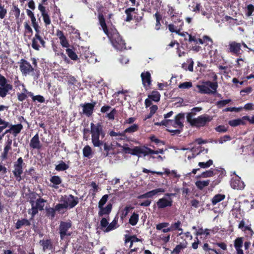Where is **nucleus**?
Here are the masks:
<instances>
[{"label":"nucleus","instance_id":"obj_8","mask_svg":"<svg viewBox=\"0 0 254 254\" xmlns=\"http://www.w3.org/2000/svg\"><path fill=\"white\" fill-rule=\"evenodd\" d=\"M226 52L233 56H239L243 53L241 44L235 41H230L226 47Z\"/></svg>","mask_w":254,"mask_h":254},{"label":"nucleus","instance_id":"obj_33","mask_svg":"<svg viewBox=\"0 0 254 254\" xmlns=\"http://www.w3.org/2000/svg\"><path fill=\"white\" fill-rule=\"evenodd\" d=\"M179 23H180V24L179 26L178 29L177 30V32H176V34H178L179 35L184 37L185 38V40H187V39L186 38V35H189L188 33L187 32H181V30L182 29V27L184 25V22L182 20L179 19L178 20Z\"/></svg>","mask_w":254,"mask_h":254},{"label":"nucleus","instance_id":"obj_48","mask_svg":"<svg viewBox=\"0 0 254 254\" xmlns=\"http://www.w3.org/2000/svg\"><path fill=\"white\" fill-rule=\"evenodd\" d=\"M231 102V99H226L223 100H220L216 102V105L218 108H222L225 106L227 104Z\"/></svg>","mask_w":254,"mask_h":254},{"label":"nucleus","instance_id":"obj_17","mask_svg":"<svg viewBox=\"0 0 254 254\" xmlns=\"http://www.w3.org/2000/svg\"><path fill=\"white\" fill-rule=\"evenodd\" d=\"M231 186L234 189L242 190L244 188L245 185L244 182L241 180V178L236 176L231 179Z\"/></svg>","mask_w":254,"mask_h":254},{"label":"nucleus","instance_id":"obj_31","mask_svg":"<svg viewBox=\"0 0 254 254\" xmlns=\"http://www.w3.org/2000/svg\"><path fill=\"white\" fill-rule=\"evenodd\" d=\"M30 222L26 219H23L21 220H18L15 225V227L17 229H19L21 228L22 226H29Z\"/></svg>","mask_w":254,"mask_h":254},{"label":"nucleus","instance_id":"obj_24","mask_svg":"<svg viewBox=\"0 0 254 254\" xmlns=\"http://www.w3.org/2000/svg\"><path fill=\"white\" fill-rule=\"evenodd\" d=\"M10 129L11 131V134L16 137L23 129V126L21 124L17 125H11L10 126Z\"/></svg>","mask_w":254,"mask_h":254},{"label":"nucleus","instance_id":"obj_39","mask_svg":"<svg viewBox=\"0 0 254 254\" xmlns=\"http://www.w3.org/2000/svg\"><path fill=\"white\" fill-rule=\"evenodd\" d=\"M138 220L139 215L134 212L129 218V223L130 225L134 226L137 223Z\"/></svg>","mask_w":254,"mask_h":254},{"label":"nucleus","instance_id":"obj_4","mask_svg":"<svg viewBox=\"0 0 254 254\" xmlns=\"http://www.w3.org/2000/svg\"><path fill=\"white\" fill-rule=\"evenodd\" d=\"M196 87L201 94H211L216 93L218 84L217 82L206 81L202 82V85H197Z\"/></svg>","mask_w":254,"mask_h":254},{"label":"nucleus","instance_id":"obj_28","mask_svg":"<svg viewBox=\"0 0 254 254\" xmlns=\"http://www.w3.org/2000/svg\"><path fill=\"white\" fill-rule=\"evenodd\" d=\"M153 16L156 19L155 29L157 31L159 30L161 26L160 21L162 20V15L158 12H157L153 15Z\"/></svg>","mask_w":254,"mask_h":254},{"label":"nucleus","instance_id":"obj_1","mask_svg":"<svg viewBox=\"0 0 254 254\" xmlns=\"http://www.w3.org/2000/svg\"><path fill=\"white\" fill-rule=\"evenodd\" d=\"M91 140L94 147H99L102 151V146H103V154L105 157L109 156L111 154H114V148L112 143L104 142L99 139L100 136L104 138L106 133L103 129V126L101 123H98L96 125L91 123L90 124Z\"/></svg>","mask_w":254,"mask_h":254},{"label":"nucleus","instance_id":"obj_10","mask_svg":"<svg viewBox=\"0 0 254 254\" xmlns=\"http://www.w3.org/2000/svg\"><path fill=\"white\" fill-rule=\"evenodd\" d=\"M61 201L64 202L68 209H71L78 203L79 198L72 194H69L62 196Z\"/></svg>","mask_w":254,"mask_h":254},{"label":"nucleus","instance_id":"obj_14","mask_svg":"<svg viewBox=\"0 0 254 254\" xmlns=\"http://www.w3.org/2000/svg\"><path fill=\"white\" fill-rule=\"evenodd\" d=\"M96 104L95 101L81 104L80 106L82 107V113L87 117H90L93 113Z\"/></svg>","mask_w":254,"mask_h":254},{"label":"nucleus","instance_id":"obj_34","mask_svg":"<svg viewBox=\"0 0 254 254\" xmlns=\"http://www.w3.org/2000/svg\"><path fill=\"white\" fill-rule=\"evenodd\" d=\"M245 15L247 17L252 15L254 11V5L252 4H248L245 8Z\"/></svg>","mask_w":254,"mask_h":254},{"label":"nucleus","instance_id":"obj_15","mask_svg":"<svg viewBox=\"0 0 254 254\" xmlns=\"http://www.w3.org/2000/svg\"><path fill=\"white\" fill-rule=\"evenodd\" d=\"M184 119V114L183 113H179L176 116L175 118V120H170L169 121L171 123V126L174 127H178L181 128L182 129L184 124L182 121Z\"/></svg>","mask_w":254,"mask_h":254},{"label":"nucleus","instance_id":"obj_18","mask_svg":"<svg viewBox=\"0 0 254 254\" xmlns=\"http://www.w3.org/2000/svg\"><path fill=\"white\" fill-rule=\"evenodd\" d=\"M165 190L162 188L156 189L155 190L149 191L139 196V198H150L154 196L158 195L159 193H164Z\"/></svg>","mask_w":254,"mask_h":254},{"label":"nucleus","instance_id":"obj_54","mask_svg":"<svg viewBox=\"0 0 254 254\" xmlns=\"http://www.w3.org/2000/svg\"><path fill=\"white\" fill-rule=\"evenodd\" d=\"M213 164V162L212 160H209L206 162H199L198 163V166L200 168H207L209 167Z\"/></svg>","mask_w":254,"mask_h":254},{"label":"nucleus","instance_id":"obj_19","mask_svg":"<svg viewBox=\"0 0 254 254\" xmlns=\"http://www.w3.org/2000/svg\"><path fill=\"white\" fill-rule=\"evenodd\" d=\"M23 160H17L16 164L14 165V170L13 171L14 174L16 177V180L18 181L21 180V174L22 173V164Z\"/></svg>","mask_w":254,"mask_h":254},{"label":"nucleus","instance_id":"obj_36","mask_svg":"<svg viewBox=\"0 0 254 254\" xmlns=\"http://www.w3.org/2000/svg\"><path fill=\"white\" fill-rule=\"evenodd\" d=\"M225 195L222 194H217L215 195L212 199V203L213 205H215L217 203L224 199Z\"/></svg>","mask_w":254,"mask_h":254},{"label":"nucleus","instance_id":"obj_45","mask_svg":"<svg viewBox=\"0 0 254 254\" xmlns=\"http://www.w3.org/2000/svg\"><path fill=\"white\" fill-rule=\"evenodd\" d=\"M117 228V221L114 220L110 224H108V227L104 230L106 232H108Z\"/></svg>","mask_w":254,"mask_h":254},{"label":"nucleus","instance_id":"obj_60","mask_svg":"<svg viewBox=\"0 0 254 254\" xmlns=\"http://www.w3.org/2000/svg\"><path fill=\"white\" fill-rule=\"evenodd\" d=\"M24 26L25 30V32L26 33L30 34V35H32L33 33V30L30 27V26L29 25V24L27 22H25L24 23Z\"/></svg>","mask_w":254,"mask_h":254},{"label":"nucleus","instance_id":"obj_53","mask_svg":"<svg viewBox=\"0 0 254 254\" xmlns=\"http://www.w3.org/2000/svg\"><path fill=\"white\" fill-rule=\"evenodd\" d=\"M241 122L240 119H237L229 121L228 124L230 126L235 127L241 125Z\"/></svg>","mask_w":254,"mask_h":254},{"label":"nucleus","instance_id":"obj_42","mask_svg":"<svg viewBox=\"0 0 254 254\" xmlns=\"http://www.w3.org/2000/svg\"><path fill=\"white\" fill-rule=\"evenodd\" d=\"M216 174V173L215 170H209L206 172H203L201 174L200 177L203 178H209V177L213 176Z\"/></svg>","mask_w":254,"mask_h":254},{"label":"nucleus","instance_id":"obj_47","mask_svg":"<svg viewBox=\"0 0 254 254\" xmlns=\"http://www.w3.org/2000/svg\"><path fill=\"white\" fill-rule=\"evenodd\" d=\"M42 16L43 17V19L45 26L47 27L50 25L51 24V20L48 12L42 14Z\"/></svg>","mask_w":254,"mask_h":254},{"label":"nucleus","instance_id":"obj_37","mask_svg":"<svg viewBox=\"0 0 254 254\" xmlns=\"http://www.w3.org/2000/svg\"><path fill=\"white\" fill-rule=\"evenodd\" d=\"M138 126L136 124H133V125L130 126L129 127L127 128L124 131V136H125V134L126 133H133L134 132L136 131L138 129Z\"/></svg>","mask_w":254,"mask_h":254},{"label":"nucleus","instance_id":"obj_26","mask_svg":"<svg viewBox=\"0 0 254 254\" xmlns=\"http://www.w3.org/2000/svg\"><path fill=\"white\" fill-rule=\"evenodd\" d=\"M210 183V180H199L195 183L196 187L199 190H202L204 188L207 187Z\"/></svg>","mask_w":254,"mask_h":254},{"label":"nucleus","instance_id":"obj_22","mask_svg":"<svg viewBox=\"0 0 254 254\" xmlns=\"http://www.w3.org/2000/svg\"><path fill=\"white\" fill-rule=\"evenodd\" d=\"M137 9H135L134 7H128L126 9L125 13L126 14V18L125 19V21L127 22H130L133 19V14H137Z\"/></svg>","mask_w":254,"mask_h":254},{"label":"nucleus","instance_id":"obj_43","mask_svg":"<svg viewBox=\"0 0 254 254\" xmlns=\"http://www.w3.org/2000/svg\"><path fill=\"white\" fill-rule=\"evenodd\" d=\"M50 181L53 184V187L55 188H56V187L54 185H59L62 183L61 179L58 176H54L52 177Z\"/></svg>","mask_w":254,"mask_h":254},{"label":"nucleus","instance_id":"obj_16","mask_svg":"<svg viewBox=\"0 0 254 254\" xmlns=\"http://www.w3.org/2000/svg\"><path fill=\"white\" fill-rule=\"evenodd\" d=\"M141 78L143 86L147 89L151 84V76L149 71H144L141 74Z\"/></svg>","mask_w":254,"mask_h":254},{"label":"nucleus","instance_id":"obj_3","mask_svg":"<svg viewBox=\"0 0 254 254\" xmlns=\"http://www.w3.org/2000/svg\"><path fill=\"white\" fill-rule=\"evenodd\" d=\"M123 150L125 153L131 154L139 157L149 154H158L162 153L163 151V149L153 150L145 146H136L132 149L127 146H123Z\"/></svg>","mask_w":254,"mask_h":254},{"label":"nucleus","instance_id":"obj_49","mask_svg":"<svg viewBox=\"0 0 254 254\" xmlns=\"http://www.w3.org/2000/svg\"><path fill=\"white\" fill-rule=\"evenodd\" d=\"M66 78L67 79V82L68 85H76V83H78L77 80L74 76L72 75H68L66 76Z\"/></svg>","mask_w":254,"mask_h":254},{"label":"nucleus","instance_id":"obj_64","mask_svg":"<svg viewBox=\"0 0 254 254\" xmlns=\"http://www.w3.org/2000/svg\"><path fill=\"white\" fill-rule=\"evenodd\" d=\"M18 100L20 102H22L25 100L28 96H27L25 93H22L17 92V94Z\"/></svg>","mask_w":254,"mask_h":254},{"label":"nucleus","instance_id":"obj_41","mask_svg":"<svg viewBox=\"0 0 254 254\" xmlns=\"http://www.w3.org/2000/svg\"><path fill=\"white\" fill-rule=\"evenodd\" d=\"M1 68L5 69L10 64L9 60L6 57H2L1 56Z\"/></svg>","mask_w":254,"mask_h":254},{"label":"nucleus","instance_id":"obj_27","mask_svg":"<svg viewBox=\"0 0 254 254\" xmlns=\"http://www.w3.org/2000/svg\"><path fill=\"white\" fill-rule=\"evenodd\" d=\"M12 139L9 138H8L7 141L6 142L5 146L4 148V151L2 154V159H5L7 157V154L9 150L11 149L12 144Z\"/></svg>","mask_w":254,"mask_h":254},{"label":"nucleus","instance_id":"obj_20","mask_svg":"<svg viewBox=\"0 0 254 254\" xmlns=\"http://www.w3.org/2000/svg\"><path fill=\"white\" fill-rule=\"evenodd\" d=\"M56 36L59 38L60 44L63 47L68 48L69 46L68 41L62 31L58 29L56 31Z\"/></svg>","mask_w":254,"mask_h":254},{"label":"nucleus","instance_id":"obj_46","mask_svg":"<svg viewBox=\"0 0 254 254\" xmlns=\"http://www.w3.org/2000/svg\"><path fill=\"white\" fill-rule=\"evenodd\" d=\"M20 10L17 6L13 5L12 9L11 10L10 13L13 14L16 19H18L20 16Z\"/></svg>","mask_w":254,"mask_h":254},{"label":"nucleus","instance_id":"obj_30","mask_svg":"<svg viewBox=\"0 0 254 254\" xmlns=\"http://www.w3.org/2000/svg\"><path fill=\"white\" fill-rule=\"evenodd\" d=\"M181 222L180 221L172 223L170 226L171 231L175 230L181 231V232L179 233L178 235H182L183 234V229L181 228Z\"/></svg>","mask_w":254,"mask_h":254},{"label":"nucleus","instance_id":"obj_11","mask_svg":"<svg viewBox=\"0 0 254 254\" xmlns=\"http://www.w3.org/2000/svg\"><path fill=\"white\" fill-rule=\"evenodd\" d=\"M31 47L34 50L38 51L41 47H46V42L41 35L35 34L31 39Z\"/></svg>","mask_w":254,"mask_h":254},{"label":"nucleus","instance_id":"obj_23","mask_svg":"<svg viewBox=\"0 0 254 254\" xmlns=\"http://www.w3.org/2000/svg\"><path fill=\"white\" fill-rule=\"evenodd\" d=\"M112 208V204L111 203H108L105 207L102 206V207H99V216L101 217L103 215H108L110 213Z\"/></svg>","mask_w":254,"mask_h":254},{"label":"nucleus","instance_id":"obj_50","mask_svg":"<svg viewBox=\"0 0 254 254\" xmlns=\"http://www.w3.org/2000/svg\"><path fill=\"white\" fill-rule=\"evenodd\" d=\"M55 210L59 212H62L64 209H67L68 208L66 207L64 202H62L61 203H59L55 206Z\"/></svg>","mask_w":254,"mask_h":254},{"label":"nucleus","instance_id":"obj_51","mask_svg":"<svg viewBox=\"0 0 254 254\" xmlns=\"http://www.w3.org/2000/svg\"><path fill=\"white\" fill-rule=\"evenodd\" d=\"M192 86V84L190 81H186L180 83L179 88L180 89H189Z\"/></svg>","mask_w":254,"mask_h":254},{"label":"nucleus","instance_id":"obj_55","mask_svg":"<svg viewBox=\"0 0 254 254\" xmlns=\"http://www.w3.org/2000/svg\"><path fill=\"white\" fill-rule=\"evenodd\" d=\"M108 195L105 194L102 196L101 199L100 200L98 203V207H102L104 206V204L106 203L108 200Z\"/></svg>","mask_w":254,"mask_h":254},{"label":"nucleus","instance_id":"obj_59","mask_svg":"<svg viewBox=\"0 0 254 254\" xmlns=\"http://www.w3.org/2000/svg\"><path fill=\"white\" fill-rule=\"evenodd\" d=\"M31 97H32L33 101H38L40 103H43L45 101L44 97L40 95L34 96L33 94V96H31Z\"/></svg>","mask_w":254,"mask_h":254},{"label":"nucleus","instance_id":"obj_44","mask_svg":"<svg viewBox=\"0 0 254 254\" xmlns=\"http://www.w3.org/2000/svg\"><path fill=\"white\" fill-rule=\"evenodd\" d=\"M243 238L239 237L234 241V247L236 249H241L243 244Z\"/></svg>","mask_w":254,"mask_h":254},{"label":"nucleus","instance_id":"obj_35","mask_svg":"<svg viewBox=\"0 0 254 254\" xmlns=\"http://www.w3.org/2000/svg\"><path fill=\"white\" fill-rule=\"evenodd\" d=\"M65 51L66 53L71 60L76 61L78 59L77 55L72 49L67 48Z\"/></svg>","mask_w":254,"mask_h":254},{"label":"nucleus","instance_id":"obj_29","mask_svg":"<svg viewBox=\"0 0 254 254\" xmlns=\"http://www.w3.org/2000/svg\"><path fill=\"white\" fill-rule=\"evenodd\" d=\"M148 98L152 101L158 102L160 99V94L156 90L153 91L150 94L148 95Z\"/></svg>","mask_w":254,"mask_h":254},{"label":"nucleus","instance_id":"obj_58","mask_svg":"<svg viewBox=\"0 0 254 254\" xmlns=\"http://www.w3.org/2000/svg\"><path fill=\"white\" fill-rule=\"evenodd\" d=\"M117 111L115 108H114L109 113L106 115V117L109 120H113L115 119V116L117 114Z\"/></svg>","mask_w":254,"mask_h":254},{"label":"nucleus","instance_id":"obj_61","mask_svg":"<svg viewBox=\"0 0 254 254\" xmlns=\"http://www.w3.org/2000/svg\"><path fill=\"white\" fill-rule=\"evenodd\" d=\"M215 130L219 132H226L228 130V127L223 125H219L215 128Z\"/></svg>","mask_w":254,"mask_h":254},{"label":"nucleus","instance_id":"obj_12","mask_svg":"<svg viewBox=\"0 0 254 254\" xmlns=\"http://www.w3.org/2000/svg\"><path fill=\"white\" fill-rule=\"evenodd\" d=\"M212 120V118L206 114L199 116L197 118H194L193 120V127H204L207 123L210 122Z\"/></svg>","mask_w":254,"mask_h":254},{"label":"nucleus","instance_id":"obj_7","mask_svg":"<svg viewBox=\"0 0 254 254\" xmlns=\"http://www.w3.org/2000/svg\"><path fill=\"white\" fill-rule=\"evenodd\" d=\"M12 80L1 75V97L4 98L13 90Z\"/></svg>","mask_w":254,"mask_h":254},{"label":"nucleus","instance_id":"obj_25","mask_svg":"<svg viewBox=\"0 0 254 254\" xmlns=\"http://www.w3.org/2000/svg\"><path fill=\"white\" fill-rule=\"evenodd\" d=\"M40 244L42 246L43 251L45 252L47 250H52L53 249V245L49 240H42L40 241Z\"/></svg>","mask_w":254,"mask_h":254},{"label":"nucleus","instance_id":"obj_6","mask_svg":"<svg viewBox=\"0 0 254 254\" xmlns=\"http://www.w3.org/2000/svg\"><path fill=\"white\" fill-rule=\"evenodd\" d=\"M46 202L45 200L41 198L37 199L36 201L30 200L31 208L29 210V213L31 214L32 217H34L38 213V210H42L44 209Z\"/></svg>","mask_w":254,"mask_h":254},{"label":"nucleus","instance_id":"obj_52","mask_svg":"<svg viewBox=\"0 0 254 254\" xmlns=\"http://www.w3.org/2000/svg\"><path fill=\"white\" fill-rule=\"evenodd\" d=\"M55 208H49L46 210L47 216L51 219H53L54 218L55 216Z\"/></svg>","mask_w":254,"mask_h":254},{"label":"nucleus","instance_id":"obj_57","mask_svg":"<svg viewBox=\"0 0 254 254\" xmlns=\"http://www.w3.org/2000/svg\"><path fill=\"white\" fill-rule=\"evenodd\" d=\"M144 15L143 12H141V14H139L137 12V14H134L133 16V19L135 20V22H140L143 20Z\"/></svg>","mask_w":254,"mask_h":254},{"label":"nucleus","instance_id":"obj_21","mask_svg":"<svg viewBox=\"0 0 254 254\" xmlns=\"http://www.w3.org/2000/svg\"><path fill=\"white\" fill-rule=\"evenodd\" d=\"M30 147L33 149H36L39 150L42 147L40 141L39 140V137L38 133H36L31 139L30 142Z\"/></svg>","mask_w":254,"mask_h":254},{"label":"nucleus","instance_id":"obj_9","mask_svg":"<svg viewBox=\"0 0 254 254\" xmlns=\"http://www.w3.org/2000/svg\"><path fill=\"white\" fill-rule=\"evenodd\" d=\"M19 64V69L23 75L26 76L34 71H37L36 69H34L30 63L24 59H21Z\"/></svg>","mask_w":254,"mask_h":254},{"label":"nucleus","instance_id":"obj_5","mask_svg":"<svg viewBox=\"0 0 254 254\" xmlns=\"http://www.w3.org/2000/svg\"><path fill=\"white\" fill-rule=\"evenodd\" d=\"M59 230L62 240H64L66 237L71 236L72 231L71 221L70 220L61 221Z\"/></svg>","mask_w":254,"mask_h":254},{"label":"nucleus","instance_id":"obj_40","mask_svg":"<svg viewBox=\"0 0 254 254\" xmlns=\"http://www.w3.org/2000/svg\"><path fill=\"white\" fill-rule=\"evenodd\" d=\"M92 151L90 146L86 145L83 149V156L85 157H90L92 155Z\"/></svg>","mask_w":254,"mask_h":254},{"label":"nucleus","instance_id":"obj_32","mask_svg":"<svg viewBox=\"0 0 254 254\" xmlns=\"http://www.w3.org/2000/svg\"><path fill=\"white\" fill-rule=\"evenodd\" d=\"M187 62L189 63L188 65L186 64H182V67L186 70H188L190 71H193V61L192 59H189L187 60Z\"/></svg>","mask_w":254,"mask_h":254},{"label":"nucleus","instance_id":"obj_38","mask_svg":"<svg viewBox=\"0 0 254 254\" xmlns=\"http://www.w3.org/2000/svg\"><path fill=\"white\" fill-rule=\"evenodd\" d=\"M68 164L63 161H61L60 163L56 166V170L58 171H64L68 168Z\"/></svg>","mask_w":254,"mask_h":254},{"label":"nucleus","instance_id":"obj_62","mask_svg":"<svg viewBox=\"0 0 254 254\" xmlns=\"http://www.w3.org/2000/svg\"><path fill=\"white\" fill-rule=\"evenodd\" d=\"M242 231L245 232V233L250 236H252L254 234V232L249 225L246 226Z\"/></svg>","mask_w":254,"mask_h":254},{"label":"nucleus","instance_id":"obj_56","mask_svg":"<svg viewBox=\"0 0 254 254\" xmlns=\"http://www.w3.org/2000/svg\"><path fill=\"white\" fill-rule=\"evenodd\" d=\"M150 140L151 142H153L155 143L157 146L164 145V143L163 141L159 140V139L156 138L155 136H152L150 137Z\"/></svg>","mask_w":254,"mask_h":254},{"label":"nucleus","instance_id":"obj_2","mask_svg":"<svg viewBox=\"0 0 254 254\" xmlns=\"http://www.w3.org/2000/svg\"><path fill=\"white\" fill-rule=\"evenodd\" d=\"M99 24L104 33L108 36L114 47L118 50L122 51L126 49V43L116 28L108 29L105 18L102 13L98 14Z\"/></svg>","mask_w":254,"mask_h":254},{"label":"nucleus","instance_id":"obj_13","mask_svg":"<svg viewBox=\"0 0 254 254\" xmlns=\"http://www.w3.org/2000/svg\"><path fill=\"white\" fill-rule=\"evenodd\" d=\"M173 199L171 197H167L165 194L164 196L159 198L156 202V205L158 209H164L167 207H171L173 204Z\"/></svg>","mask_w":254,"mask_h":254},{"label":"nucleus","instance_id":"obj_63","mask_svg":"<svg viewBox=\"0 0 254 254\" xmlns=\"http://www.w3.org/2000/svg\"><path fill=\"white\" fill-rule=\"evenodd\" d=\"M108 224L109 222L107 219L106 218H103L101 221V226L102 229L104 231V230H105L108 227Z\"/></svg>","mask_w":254,"mask_h":254}]
</instances>
